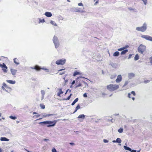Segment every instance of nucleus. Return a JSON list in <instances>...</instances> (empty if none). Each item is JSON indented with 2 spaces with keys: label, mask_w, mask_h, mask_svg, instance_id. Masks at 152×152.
Listing matches in <instances>:
<instances>
[{
  "label": "nucleus",
  "mask_w": 152,
  "mask_h": 152,
  "mask_svg": "<svg viewBox=\"0 0 152 152\" xmlns=\"http://www.w3.org/2000/svg\"><path fill=\"white\" fill-rule=\"evenodd\" d=\"M59 119L58 120H54L53 121H44L42 122H41L39 123L40 124H48L47 126V127H50L52 126H54L57 121H59Z\"/></svg>",
  "instance_id": "f257e3e1"
},
{
  "label": "nucleus",
  "mask_w": 152,
  "mask_h": 152,
  "mask_svg": "<svg viewBox=\"0 0 152 152\" xmlns=\"http://www.w3.org/2000/svg\"><path fill=\"white\" fill-rule=\"evenodd\" d=\"M119 88V86L116 84H111L107 86V89L110 91H113Z\"/></svg>",
  "instance_id": "f03ea898"
},
{
  "label": "nucleus",
  "mask_w": 152,
  "mask_h": 152,
  "mask_svg": "<svg viewBox=\"0 0 152 152\" xmlns=\"http://www.w3.org/2000/svg\"><path fill=\"white\" fill-rule=\"evenodd\" d=\"M53 41L55 48L56 49H57L60 45V42L57 37L54 36L53 38Z\"/></svg>",
  "instance_id": "7ed1b4c3"
},
{
  "label": "nucleus",
  "mask_w": 152,
  "mask_h": 152,
  "mask_svg": "<svg viewBox=\"0 0 152 152\" xmlns=\"http://www.w3.org/2000/svg\"><path fill=\"white\" fill-rule=\"evenodd\" d=\"M137 50L139 53L141 54H142L146 50V47L145 45L142 44H141L138 48Z\"/></svg>",
  "instance_id": "20e7f679"
},
{
  "label": "nucleus",
  "mask_w": 152,
  "mask_h": 152,
  "mask_svg": "<svg viewBox=\"0 0 152 152\" xmlns=\"http://www.w3.org/2000/svg\"><path fill=\"white\" fill-rule=\"evenodd\" d=\"M137 31L142 32L145 31L147 29V24L145 23H144L143 26L141 27H137L136 28Z\"/></svg>",
  "instance_id": "39448f33"
},
{
  "label": "nucleus",
  "mask_w": 152,
  "mask_h": 152,
  "mask_svg": "<svg viewBox=\"0 0 152 152\" xmlns=\"http://www.w3.org/2000/svg\"><path fill=\"white\" fill-rule=\"evenodd\" d=\"M66 60L65 59L62 58L57 60L56 62V63L58 65H63L65 63Z\"/></svg>",
  "instance_id": "423d86ee"
},
{
  "label": "nucleus",
  "mask_w": 152,
  "mask_h": 152,
  "mask_svg": "<svg viewBox=\"0 0 152 152\" xmlns=\"http://www.w3.org/2000/svg\"><path fill=\"white\" fill-rule=\"evenodd\" d=\"M141 37L147 40L152 41V37L149 35H141Z\"/></svg>",
  "instance_id": "0eeeda50"
},
{
  "label": "nucleus",
  "mask_w": 152,
  "mask_h": 152,
  "mask_svg": "<svg viewBox=\"0 0 152 152\" xmlns=\"http://www.w3.org/2000/svg\"><path fill=\"white\" fill-rule=\"evenodd\" d=\"M37 70H39L40 69H42L45 70L47 72H48L49 70L48 69L45 68H40L38 66H36L34 68Z\"/></svg>",
  "instance_id": "6e6552de"
},
{
  "label": "nucleus",
  "mask_w": 152,
  "mask_h": 152,
  "mask_svg": "<svg viewBox=\"0 0 152 152\" xmlns=\"http://www.w3.org/2000/svg\"><path fill=\"white\" fill-rule=\"evenodd\" d=\"M122 79V77L121 75H119L117 77V78L115 80L116 83H119L121 81Z\"/></svg>",
  "instance_id": "1a4fd4ad"
},
{
  "label": "nucleus",
  "mask_w": 152,
  "mask_h": 152,
  "mask_svg": "<svg viewBox=\"0 0 152 152\" xmlns=\"http://www.w3.org/2000/svg\"><path fill=\"white\" fill-rule=\"evenodd\" d=\"M135 76V74L133 73H129L128 74V77L131 79Z\"/></svg>",
  "instance_id": "9d476101"
},
{
  "label": "nucleus",
  "mask_w": 152,
  "mask_h": 152,
  "mask_svg": "<svg viewBox=\"0 0 152 152\" xmlns=\"http://www.w3.org/2000/svg\"><path fill=\"white\" fill-rule=\"evenodd\" d=\"M10 71L13 75H16L17 70L16 69H10Z\"/></svg>",
  "instance_id": "9b49d317"
},
{
  "label": "nucleus",
  "mask_w": 152,
  "mask_h": 152,
  "mask_svg": "<svg viewBox=\"0 0 152 152\" xmlns=\"http://www.w3.org/2000/svg\"><path fill=\"white\" fill-rule=\"evenodd\" d=\"M6 81L9 83L12 84H15L16 83L15 81H13L11 80H7Z\"/></svg>",
  "instance_id": "f8f14e48"
},
{
  "label": "nucleus",
  "mask_w": 152,
  "mask_h": 152,
  "mask_svg": "<svg viewBox=\"0 0 152 152\" xmlns=\"http://www.w3.org/2000/svg\"><path fill=\"white\" fill-rule=\"evenodd\" d=\"M45 15L47 17H50L52 16L51 13L50 12H46L45 13Z\"/></svg>",
  "instance_id": "ddd939ff"
},
{
  "label": "nucleus",
  "mask_w": 152,
  "mask_h": 152,
  "mask_svg": "<svg viewBox=\"0 0 152 152\" xmlns=\"http://www.w3.org/2000/svg\"><path fill=\"white\" fill-rule=\"evenodd\" d=\"M58 90H59V92L57 93V96H60V94H62L63 92L62 91V89L61 88L58 89Z\"/></svg>",
  "instance_id": "4468645a"
},
{
  "label": "nucleus",
  "mask_w": 152,
  "mask_h": 152,
  "mask_svg": "<svg viewBox=\"0 0 152 152\" xmlns=\"http://www.w3.org/2000/svg\"><path fill=\"white\" fill-rule=\"evenodd\" d=\"M0 140L1 141H9V140L7 138L5 137H1L0 138Z\"/></svg>",
  "instance_id": "2eb2a0df"
},
{
  "label": "nucleus",
  "mask_w": 152,
  "mask_h": 152,
  "mask_svg": "<svg viewBox=\"0 0 152 152\" xmlns=\"http://www.w3.org/2000/svg\"><path fill=\"white\" fill-rule=\"evenodd\" d=\"M41 92L42 94V100L44 98L45 91L44 90H42L41 91Z\"/></svg>",
  "instance_id": "dca6fc26"
},
{
  "label": "nucleus",
  "mask_w": 152,
  "mask_h": 152,
  "mask_svg": "<svg viewBox=\"0 0 152 152\" xmlns=\"http://www.w3.org/2000/svg\"><path fill=\"white\" fill-rule=\"evenodd\" d=\"M85 115L84 114H82L79 115L78 117L77 118H81L83 119L85 118Z\"/></svg>",
  "instance_id": "f3484780"
},
{
  "label": "nucleus",
  "mask_w": 152,
  "mask_h": 152,
  "mask_svg": "<svg viewBox=\"0 0 152 152\" xmlns=\"http://www.w3.org/2000/svg\"><path fill=\"white\" fill-rule=\"evenodd\" d=\"M75 11L76 12H83L84 11L81 10L79 8H75Z\"/></svg>",
  "instance_id": "a211bd4d"
},
{
  "label": "nucleus",
  "mask_w": 152,
  "mask_h": 152,
  "mask_svg": "<svg viewBox=\"0 0 152 152\" xmlns=\"http://www.w3.org/2000/svg\"><path fill=\"white\" fill-rule=\"evenodd\" d=\"M0 67L1 68H4L6 69H7V67L6 66V65L4 63H3V64H0Z\"/></svg>",
  "instance_id": "6ab92c4d"
},
{
  "label": "nucleus",
  "mask_w": 152,
  "mask_h": 152,
  "mask_svg": "<svg viewBox=\"0 0 152 152\" xmlns=\"http://www.w3.org/2000/svg\"><path fill=\"white\" fill-rule=\"evenodd\" d=\"M119 52L118 51L115 52L113 54V56H119Z\"/></svg>",
  "instance_id": "aec40b11"
},
{
  "label": "nucleus",
  "mask_w": 152,
  "mask_h": 152,
  "mask_svg": "<svg viewBox=\"0 0 152 152\" xmlns=\"http://www.w3.org/2000/svg\"><path fill=\"white\" fill-rule=\"evenodd\" d=\"M78 100V98H76L74 101L72 103L71 105H74L76 103Z\"/></svg>",
  "instance_id": "412c9836"
},
{
  "label": "nucleus",
  "mask_w": 152,
  "mask_h": 152,
  "mask_svg": "<svg viewBox=\"0 0 152 152\" xmlns=\"http://www.w3.org/2000/svg\"><path fill=\"white\" fill-rule=\"evenodd\" d=\"M128 52V50H123L121 53V54L124 55L126 53Z\"/></svg>",
  "instance_id": "4be33fe9"
},
{
  "label": "nucleus",
  "mask_w": 152,
  "mask_h": 152,
  "mask_svg": "<svg viewBox=\"0 0 152 152\" xmlns=\"http://www.w3.org/2000/svg\"><path fill=\"white\" fill-rule=\"evenodd\" d=\"M124 148L126 150L129 151H131V148L126 146H124Z\"/></svg>",
  "instance_id": "5701e85b"
},
{
  "label": "nucleus",
  "mask_w": 152,
  "mask_h": 152,
  "mask_svg": "<svg viewBox=\"0 0 152 152\" xmlns=\"http://www.w3.org/2000/svg\"><path fill=\"white\" fill-rule=\"evenodd\" d=\"M53 115V114H45V115H43V117H47L49 116H50Z\"/></svg>",
  "instance_id": "b1692460"
},
{
  "label": "nucleus",
  "mask_w": 152,
  "mask_h": 152,
  "mask_svg": "<svg viewBox=\"0 0 152 152\" xmlns=\"http://www.w3.org/2000/svg\"><path fill=\"white\" fill-rule=\"evenodd\" d=\"M79 109H80V105H78L76 107L75 110L73 113H75L77 111V110Z\"/></svg>",
  "instance_id": "393cba45"
},
{
  "label": "nucleus",
  "mask_w": 152,
  "mask_h": 152,
  "mask_svg": "<svg viewBox=\"0 0 152 152\" xmlns=\"http://www.w3.org/2000/svg\"><path fill=\"white\" fill-rule=\"evenodd\" d=\"M116 142L119 143H121V139L119 138H118L116 139Z\"/></svg>",
  "instance_id": "a878e982"
},
{
  "label": "nucleus",
  "mask_w": 152,
  "mask_h": 152,
  "mask_svg": "<svg viewBox=\"0 0 152 152\" xmlns=\"http://www.w3.org/2000/svg\"><path fill=\"white\" fill-rule=\"evenodd\" d=\"M139 59V56L138 54H137L135 55L134 58V60L135 61Z\"/></svg>",
  "instance_id": "bb28decb"
},
{
  "label": "nucleus",
  "mask_w": 152,
  "mask_h": 152,
  "mask_svg": "<svg viewBox=\"0 0 152 152\" xmlns=\"http://www.w3.org/2000/svg\"><path fill=\"white\" fill-rule=\"evenodd\" d=\"M50 23L52 24L53 25H54L56 26H57L56 23H55V22L51 20L50 22Z\"/></svg>",
  "instance_id": "cd10ccee"
},
{
  "label": "nucleus",
  "mask_w": 152,
  "mask_h": 152,
  "mask_svg": "<svg viewBox=\"0 0 152 152\" xmlns=\"http://www.w3.org/2000/svg\"><path fill=\"white\" fill-rule=\"evenodd\" d=\"M118 132L120 133H122L123 132V129L121 128L118 130Z\"/></svg>",
  "instance_id": "c85d7f7f"
},
{
  "label": "nucleus",
  "mask_w": 152,
  "mask_h": 152,
  "mask_svg": "<svg viewBox=\"0 0 152 152\" xmlns=\"http://www.w3.org/2000/svg\"><path fill=\"white\" fill-rule=\"evenodd\" d=\"M129 81H126L125 82L124 85H123V87H124L125 86H126L128 83H129Z\"/></svg>",
  "instance_id": "c756f323"
},
{
  "label": "nucleus",
  "mask_w": 152,
  "mask_h": 152,
  "mask_svg": "<svg viewBox=\"0 0 152 152\" xmlns=\"http://www.w3.org/2000/svg\"><path fill=\"white\" fill-rule=\"evenodd\" d=\"M10 118H11L12 119H13V120H15L16 119V118H17V117L15 116H10V117H9Z\"/></svg>",
  "instance_id": "7c9ffc66"
},
{
  "label": "nucleus",
  "mask_w": 152,
  "mask_h": 152,
  "mask_svg": "<svg viewBox=\"0 0 152 152\" xmlns=\"http://www.w3.org/2000/svg\"><path fill=\"white\" fill-rule=\"evenodd\" d=\"M80 72H75L73 74V76H75L77 75H79L80 74Z\"/></svg>",
  "instance_id": "2f4dec72"
},
{
  "label": "nucleus",
  "mask_w": 152,
  "mask_h": 152,
  "mask_svg": "<svg viewBox=\"0 0 152 152\" xmlns=\"http://www.w3.org/2000/svg\"><path fill=\"white\" fill-rule=\"evenodd\" d=\"M84 78V77H77V79H76V83H77L78 82V81H79V80H80V78Z\"/></svg>",
  "instance_id": "473e14b6"
},
{
  "label": "nucleus",
  "mask_w": 152,
  "mask_h": 152,
  "mask_svg": "<svg viewBox=\"0 0 152 152\" xmlns=\"http://www.w3.org/2000/svg\"><path fill=\"white\" fill-rule=\"evenodd\" d=\"M72 95V94H70V95L67 98L64 99V100H69L70 99Z\"/></svg>",
  "instance_id": "72a5a7b5"
},
{
  "label": "nucleus",
  "mask_w": 152,
  "mask_h": 152,
  "mask_svg": "<svg viewBox=\"0 0 152 152\" xmlns=\"http://www.w3.org/2000/svg\"><path fill=\"white\" fill-rule=\"evenodd\" d=\"M17 60V58H15L14 59V62L15 64H16L17 65H18L19 64V62H17L16 61V60Z\"/></svg>",
  "instance_id": "f704fd0d"
},
{
  "label": "nucleus",
  "mask_w": 152,
  "mask_h": 152,
  "mask_svg": "<svg viewBox=\"0 0 152 152\" xmlns=\"http://www.w3.org/2000/svg\"><path fill=\"white\" fill-rule=\"evenodd\" d=\"M45 22V20L44 19L42 20H41L40 19H39V23H43Z\"/></svg>",
  "instance_id": "c9c22d12"
},
{
  "label": "nucleus",
  "mask_w": 152,
  "mask_h": 152,
  "mask_svg": "<svg viewBox=\"0 0 152 152\" xmlns=\"http://www.w3.org/2000/svg\"><path fill=\"white\" fill-rule=\"evenodd\" d=\"M40 106L41 108L42 109H44L45 108V106L44 105L42 104H40Z\"/></svg>",
  "instance_id": "e433bc0d"
},
{
  "label": "nucleus",
  "mask_w": 152,
  "mask_h": 152,
  "mask_svg": "<svg viewBox=\"0 0 152 152\" xmlns=\"http://www.w3.org/2000/svg\"><path fill=\"white\" fill-rule=\"evenodd\" d=\"M81 86V84L80 83H79L78 84L75 86V88H77Z\"/></svg>",
  "instance_id": "4c0bfd02"
},
{
  "label": "nucleus",
  "mask_w": 152,
  "mask_h": 152,
  "mask_svg": "<svg viewBox=\"0 0 152 152\" xmlns=\"http://www.w3.org/2000/svg\"><path fill=\"white\" fill-rule=\"evenodd\" d=\"M116 77V75H112L110 77V78L112 79H113L115 78Z\"/></svg>",
  "instance_id": "58836bf2"
},
{
  "label": "nucleus",
  "mask_w": 152,
  "mask_h": 152,
  "mask_svg": "<svg viewBox=\"0 0 152 152\" xmlns=\"http://www.w3.org/2000/svg\"><path fill=\"white\" fill-rule=\"evenodd\" d=\"M40 116V114H37V115H35L33 116V117L34 118H37Z\"/></svg>",
  "instance_id": "ea45409f"
},
{
  "label": "nucleus",
  "mask_w": 152,
  "mask_h": 152,
  "mask_svg": "<svg viewBox=\"0 0 152 152\" xmlns=\"http://www.w3.org/2000/svg\"><path fill=\"white\" fill-rule=\"evenodd\" d=\"M3 86L4 87H5L6 88H8V87H7V85L5 83H3V86Z\"/></svg>",
  "instance_id": "a19ab883"
},
{
  "label": "nucleus",
  "mask_w": 152,
  "mask_h": 152,
  "mask_svg": "<svg viewBox=\"0 0 152 152\" xmlns=\"http://www.w3.org/2000/svg\"><path fill=\"white\" fill-rule=\"evenodd\" d=\"M149 59L150 60V63L151 64H152V55L151 56V57H150Z\"/></svg>",
  "instance_id": "79ce46f5"
},
{
  "label": "nucleus",
  "mask_w": 152,
  "mask_h": 152,
  "mask_svg": "<svg viewBox=\"0 0 152 152\" xmlns=\"http://www.w3.org/2000/svg\"><path fill=\"white\" fill-rule=\"evenodd\" d=\"M78 6H83V4L81 3H80L78 4Z\"/></svg>",
  "instance_id": "37998d69"
},
{
  "label": "nucleus",
  "mask_w": 152,
  "mask_h": 152,
  "mask_svg": "<svg viewBox=\"0 0 152 152\" xmlns=\"http://www.w3.org/2000/svg\"><path fill=\"white\" fill-rule=\"evenodd\" d=\"M52 152H56V150L55 148H54L52 149Z\"/></svg>",
  "instance_id": "c03bdc74"
},
{
  "label": "nucleus",
  "mask_w": 152,
  "mask_h": 152,
  "mask_svg": "<svg viewBox=\"0 0 152 152\" xmlns=\"http://www.w3.org/2000/svg\"><path fill=\"white\" fill-rule=\"evenodd\" d=\"M131 94H132L134 96H135L136 95L134 91H132L131 92Z\"/></svg>",
  "instance_id": "a18cd8bd"
},
{
  "label": "nucleus",
  "mask_w": 152,
  "mask_h": 152,
  "mask_svg": "<svg viewBox=\"0 0 152 152\" xmlns=\"http://www.w3.org/2000/svg\"><path fill=\"white\" fill-rule=\"evenodd\" d=\"M1 88L3 90L7 92V91L5 89V88H4V87L3 86H2Z\"/></svg>",
  "instance_id": "49530a36"
},
{
  "label": "nucleus",
  "mask_w": 152,
  "mask_h": 152,
  "mask_svg": "<svg viewBox=\"0 0 152 152\" xmlns=\"http://www.w3.org/2000/svg\"><path fill=\"white\" fill-rule=\"evenodd\" d=\"M103 142L104 143H107L108 142V141L106 139L103 140Z\"/></svg>",
  "instance_id": "de8ad7c7"
},
{
  "label": "nucleus",
  "mask_w": 152,
  "mask_h": 152,
  "mask_svg": "<svg viewBox=\"0 0 152 152\" xmlns=\"http://www.w3.org/2000/svg\"><path fill=\"white\" fill-rule=\"evenodd\" d=\"M150 82L149 80H145L144 81V83H148Z\"/></svg>",
  "instance_id": "09e8293b"
},
{
  "label": "nucleus",
  "mask_w": 152,
  "mask_h": 152,
  "mask_svg": "<svg viewBox=\"0 0 152 152\" xmlns=\"http://www.w3.org/2000/svg\"><path fill=\"white\" fill-rule=\"evenodd\" d=\"M7 69H2V70L4 72H7Z\"/></svg>",
  "instance_id": "8fccbe9b"
},
{
  "label": "nucleus",
  "mask_w": 152,
  "mask_h": 152,
  "mask_svg": "<svg viewBox=\"0 0 152 152\" xmlns=\"http://www.w3.org/2000/svg\"><path fill=\"white\" fill-rule=\"evenodd\" d=\"M83 96L85 97H87V95L86 93H85L83 94Z\"/></svg>",
  "instance_id": "3c124183"
},
{
  "label": "nucleus",
  "mask_w": 152,
  "mask_h": 152,
  "mask_svg": "<svg viewBox=\"0 0 152 152\" xmlns=\"http://www.w3.org/2000/svg\"><path fill=\"white\" fill-rule=\"evenodd\" d=\"M132 55L131 54H130L129 55V57L128 58V59H129L132 56Z\"/></svg>",
  "instance_id": "603ef678"
},
{
  "label": "nucleus",
  "mask_w": 152,
  "mask_h": 152,
  "mask_svg": "<svg viewBox=\"0 0 152 152\" xmlns=\"http://www.w3.org/2000/svg\"><path fill=\"white\" fill-rule=\"evenodd\" d=\"M70 144L71 145H75V144L73 142H70Z\"/></svg>",
  "instance_id": "864d4df0"
},
{
  "label": "nucleus",
  "mask_w": 152,
  "mask_h": 152,
  "mask_svg": "<svg viewBox=\"0 0 152 152\" xmlns=\"http://www.w3.org/2000/svg\"><path fill=\"white\" fill-rule=\"evenodd\" d=\"M65 73V72H60V73H59V75H62L63 74H64Z\"/></svg>",
  "instance_id": "5fc2aeb1"
},
{
  "label": "nucleus",
  "mask_w": 152,
  "mask_h": 152,
  "mask_svg": "<svg viewBox=\"0 0 152 152\" xmlns=\"http://www.w3.org/2000/svg\"><path fill=\"white\" fill-rule=\"evenodd\" d=\"M128 96L129 98H131V94L129 93L128 95Z\"/></svg>",
  "instance_id": "6e6d98bb"
},
{
  "label": "nucleus",
  "mask_w": 152,
  "mask_h": 152,
  "mask_svg": "<svg viewBox=\"0 0 152 152\" xmlns=\"http://www.w3.org/2000/svg\"><path fill=\"white\" fill-rule=\"evenodd\" d=\"M98 3H99V1H98V0H97L94 3V5H96L97 4H98Z\"/></svg>",
  "instance_id": "4d7b16f0"
},
{
  "label": "nucleus",
  "mask_w": 152,
  "mask_h": 152,
  "mask_svg": "<svg viewBox=\"0 0 152 152\" xmlns=\"http://www.w3.org/2000/svg\"><path fill=\"white\" fill-rule=\"evenodd\" d=\"M131 151V152H136V150H132V149H131V151Z\"/></svg>",
  "instance_id": "13d9d810"
},
{
  "label": "nucleus",
  "mask_w": 152,
  "mask_h": 152,
  "mask_svg": "<svg viewBox=\"0 0 152 152\" xmlns=\"http://www.w3.org/2000/svg\"><path fill=\"white\" fill-rule=\"evenodd\" d=\"M122 50H123V49H122V48H119L118 49V50L119 51H121Z\"/></svg>",
  "instance_id": "bf43d9fd"
},
{
  "label": "nucleus",
  "mask_w": 152,
  "mask_h": 152,
  "mask_svg": "<svg viewBox=\"0 0 152 152\" xmlns=\"http://www.w3.org/2000/svg\"><path fill=\"white\" fill-rule=\"evenodd\" d=\"M75 83V80H73V81L72 82V85H73V84H74Z\"/></svg>",
  "instance_id": "052dcab7"
},
{
  "label": "nucleus",
  "mask_w": 152,
  "mask_h": 152,
  "mask_svg": "<svg viewBox=\"0 0 152 152\" xmlns=\"http://www.w3.org/2000/svg\"><path fill=\"white\" fill-rule=\"evenodd\" d=\"M124 47H125V48L126 49V48H128L129 47V46L128 45H126Z\"/></svg>",
  "instance_id": "680f3d73"
},
{
  "label": "nucleus",
  "mask_w": 152,
  "mask_h": 152,
  "mask_svg": "<svg viewBox=\"0 0 152 152\" xmlns=\"http://www.w3.org/2000/svg\"><path fill=\"white\" fill-rule=\"evenodd\" d=\"M102 96H104V95H105V94L104 93H102Z\"/></svg>",
  "instance_id": "e2e57ef3"
},
{
  "label": "nucleus",
  "mask_w": 152,
  "mask_h": 152,
  "mask_svg": "<svg viewBox=\"0 0 152 152\" xmlns=\"http://www.w3.org/2000/svg\"><path fill=\"white\" fill-rule=\"evenodd\" d=\"M44 140V141H48L49 140L48 139H45Z\"/></svg>",
  "instance_id": "0e129e2a"
},
{
  "label": "nucleus",
  "mask_w": 152,
  "mask_h": 152,
  "mask_svg": "<svg viewBox=\"0 0 152 152\" xmlns=\"http://www.w3.org/2000/svg\"><path fill=\"white\" fill-rule=\"evenodd\" d=\"M3 120L5 119V118H3H3H1L0 119V121H1V120H3Z\"/></svg>",
  "instance_id": "69168bd1"
},
{
  "label": "nucleus",
  "mask_w": 152,
  "mask_h": 152,
  "mask_svg": "<svg viewBox=\"0 0 152 152\" xmlns=\"http://www.w3.org/2000/svg\"><path fill=\"white\" fill-rule=\"evenodd\" d=\"M65 69H60L58 70V72H60V71H62V70H64Z\"/></svg>",
  "instance_id": "338daca9"
},
{
  "label": "nucleus",
  "mask_w": 152,
  "mask_h": 152,
  "mask_svg": "<svg viewBox=\"0 0 152 152\" xmlns=\"http://www.w3.org/2000/svg\"><path fill=\"white\" fill-rule=\"evenodd\" d=\"M65 82V83H67V82L68 81V80L67 79H66V80H64Z\"/></svg>",
  "instance_id": "774afa93"
}]
</instances>
